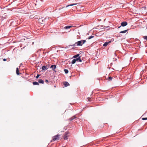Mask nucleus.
<instances>
[{"mask_svg":"<svg viewBox=\"0 0 147 147\" xmlns=\"http://www.w3.org/2000/svg\"><path fill=\"white\" fill-rule=\"evenodd\" d=\"M86 42V41L85 40H82L76 42L73 45L74 46H82V45L85 42Z\"/></svg>","mask_w":147,"mask_h":147,"instance_id":"f257e3e1","label":"nucleus"},{"mask_svg":"<svg viewBox=\"0 0 147 147\" xmlns=\"http://www.w3.org/2000/svg\"><path fill=\"white\" fill-rule=\"evenodd\" d=\"M60 135L57 134L56 136H55L53 137L52 140L51 141V142H52L53 141H55V140H58L59 139V137Z\"/></svg>","mask_w":147,"mask_h":147,"instance_id":"f03ea898","label":"nucleus"},{"mask_svg":"<svg viewBox=\"0 0 147 147\" xmlns=\"http://www.w3.org/2000/svg\"><path fill=\"white\" fill-rule=\"evenodd\" d=\"M69 132L68 131L65 132L63 136V139L64 140H67L68 139V138L69 137Z\"/></svg>","mask_w":147,"mask_h":147,"instance_id":"7ed1b4c3","label":"nucleus"},{"mask_svg":"<svg viewBox=\"0 0 147 147\" xmlns=\"http://www.w3.org/2000/svg\"><path fill=\"white\" fill-rule=\"evenodd\" d=\"M127 24V22H123L121 23V25L122 26H125Z\"/></svg>","mask_w":147,"mask_h":147,"instance_id":"20e7f679","label":"nucleus"},{"mask_svg":"<svg viewBox=\"0 0 147 147\" xmlns=\"http://www.w3.org/2000/svg\"><path fill=\"white\" fill-rule=\"evenodd\" d=\"M74 27H75V26H65L64 27V29H69L71 28Z\"/></svg>","mask_w":147,"mask_h":147,"instance_id":"39448f33","label":"nucleus"},{"mask_svg":"<svg viewBox=\"0 0 147 147\" xmlns=\"http://www.w3.org/2000/svg\"><path fill=\"white\" fill-rule=\"evenodd\" d=\"M56 65H52L51 66V67L52 68L54 71H55L54 69L56 68Z\"/></svg>","mask_w":147,"mask_h":147,"instance_id":"423d86ee","label":"nucleus"},{"mask_svg":"<svg viewBox=\"0 0 147 147\" xmlns=\"http://www.w3.org/2000/svg\"><path fill=\"white\" fill-rule=\"evenodd\" d=\"M63 84L66 87L67 86L69 85V84L68 82H64Z\"/></svg>","mask_w":147,"mask_h":147,"instance_id":"0eeeda50","label":"nucleus"},{"mask_svg":"<svg viewBox=\"0 0 147 147\" xmlns=\"http://www.w3.org/2000/svg\"><path fill=\"white\" fill-rule=\"evenodd\" d=\"M110 42H111V41H109V42H105V43L103 44V46L105 47H106Z\"/></svg>","mask_w":147,"mask_h":147,"instance_id":"6e6552de","label":"nucleus"},{"mask_svg":"<svg viewBox=\"0 0 147 147\" xmlns=\"http://www.w3.org/2000/svg\"><path fill=\"white\" fill-rule=\"evenodd\" d=\"M77 3H73V4H71L69 5H67L66 7H69V6H73V5H77Z\"/></svg>","mask_w":147,"mask_h":147,"instance_id":"1a4fd4ad","label":"nucleus"},{"mask_svg":"<svg viewBox=\"0 0 147 147\" xmlns=\"http://www.w3.org/2000/svg\"><path fill=\"white\" fill-rule=\"evenodd\" d=\"M113 78L111 76L109 77L107 79V80L109 81H111Z\"/></svg>","mask_w":147,"mask_h":147,"instance_id":"9d476101","label":"nucleus"},{"mask_svg":"<svg viewBox=\"0 0 147 147\" xmlns=\"http://www.w3.org/2000/svg\"><path fill=\"white\" fill-rule=\"evenodd\" d=\"M47 69L46 66H43L42 67V69L43 70H47Z\"/></svg>","mask_w":147,"mask_h":147,"instance_id":"9b49d317","label":"nucleus"},{"mask_svg":"<svg viewBox=\"0 0 147 147\" xmlns=\"http://www.w3.org/2000/svg\"><path fill=\"white\" fill-rule=\"evenodd\" d=\"M16 74L18 75H19L20 74V73H19V69L18 68H16Z\"/></svg>","mask_w":147,"mask_h":147,"instance_id":"f8f14e48","label":"nucleus"},{"mask_svg":"<svg viewBox=\"0 0 147 147\" xmlns=\"http://www.w3.org/2000/svg\"><path fill=\"white\" fill-rule=\"evenodd\" d=\"M38 82L40 83L43 84L44 81L41 79L39 80H38Z\"/></svg>","mask_w":147,"mask_h":147,"instance_id":"ddd939ff","label":"nucleus"},{"mask_svg":"<svg viewBox=\"0 0 147 147\" xmlns=\"http://www.w3.org/2000/svg\"><path fill=\"white\" fill-rule=\"evenodd\" d=\"M127 30H125L121 31L120 32V33H126L127 31Z\"/></svg>","mask_w":147,"mask_h":147,"instance_id":"4468645a","label":"nucleus"},{"mask_svg":"<svg viewBox=\"0 0 147 147\" xmlns=\"http://www.w3.org/2000/svg\"><path fill=\"white\" fill-rule=\"evenodd\" d=\"M33 84L34 85H39V83L36 82H33Z\"/></svg>","mask_w":147,"mask_h":147,"instance_id":"2eb2a0df","label":"nucleus"},{"mask_svg":"<svg viewBox=\"0 0 147 147\" xmlns=\"http://www.w3.org/2000/svg\"><path fill=\"white\" fill-rule=\"evenodd\" d=\"M76 60L75 59H74L72 61V62H71V63L72 64H74L76 63Z\"/></svg>","mask_w":147,"mask_h":147,"instance_id":"dca6fc26","label":"nucleus"},{"mask_svg":"<svg viewBox=\"0 0 147 147\" xmlns=\"http://www.w3.org/2000/svg\"><path fill=\"white\" fill-rule=\"evenodd\" d=\"M75 118V117H72L70 118L69 119V120L70 121H71L72 120H73Z\"/></svg>","mask_w":147,"mask_h":147,"instance_id":"f3484780","label":"nucleus"},{"mask_svg":"<svg viewBox=\"0 0 147 147\" xmlns=\"http://www.w3.org/2000/svg\"><path fill=\"white\" fill-rule=\"evenodd\" d=\"M79 56V55L78 54L76 55H74V56L73 57L74 58H76L77 57H78Z\"/></svg>","mask_w":147,"mask_h":147,"instance_id":"a211bd4d","label":"nucleus"},{"mask_svg":"<svg viewBox=\"0 0 147 147\" xmlns=\"http://www.w3.org/2000/svg\"><path fill=\"white\" fill-rule=\"evenodd\" d=\"M64 71H65V73L66 74H67L68 72V70L67 69H64Z\"/></svg>","mask_w":147,"mask_h":147,"instance_id":"6ab92c4d","label":"nucleus"},{"mask_svg":"<svg viewBox=\"0 0 147 147\" xmlns=\"http://www.w3.org/2000/svg\"><path fill=\"white\" fill-rule=\"evenodd\" d=\"M93 37H94V36H89V37H88V39H91V38H93Z\"/></svg>","mask_w":147,"mask_h":147,"instance_id":"aec40b11","label":"nucleus"},{"mask_svg":"<svg viewBox=\"0 0 147 147\" xmlns=\"http://www.w3.org/2000/svg\"><path fill=\"white\" fill-rule=\"evenodd\" d=\"M78 61H79L80 62H82V60H81V59H80V57H79V60H78Z\"/></svg>","mask_w":147,"mask_h":147,"instance_id":"412c9836","label":"nucleus"},{"mask_svg":"<svg viewBox=\"0 0 147 147\" xmlns=\"http://www.w3.org/2000/svg\"><path fill=\"white\" fill-rule=\"evenodd\" d=\"M142 119L143 120H147V117L143 118Z\"/></svg>","mask_w":147,"mask_h":147,"instance_id":"4be33fe9","label":"nucleus"},{"mask_svg":"<svg viewBox=\"0 0 147 147\" xmlns=\"http://www.w3.org/2000/svg\"><path fill=\"white\" fill-rule=\"evenodd\" d=\"M40 76V75L38 74L37 75V76L36 77V79L38 78Z\"/></svg>","mask_w":147,"mask_h":147,"instance_id":"5701e85b","label":"nucleus"},{"mask_svg":"<svg viewBox=\"0 0 147 147\" xmlns=\"http://www.w3.org/2000/svg\"><path fill=\"white\" fill-rule=\"evenodd\" d=\"M144 39L147 40V36H144Z\"/></svg>","mask_w":147,"mask_h":147,"instance_id":"b1692460","label":"nucleus"},{"mask_svg":"<svg viewBox=\"0 0 147 147\" xmlns=\"http://www.w3.org/2000/svg\"><path fill=\"white\" fill-rule=\"evenodd\" d=\"M76 60V61H78L79 60V57L78 58H76V59H75Z\"/></svg>","mask_w":147,"mask_h":147,"instance_id":"393cba45","label":"nucleus"},{"mask_svg":"<svg viewBox=\"0 0 147 147\" xmlns=\"http://www.w3.org/2000/svg\"><path fill=\"white\" fill-rule=\"evenodd\" d=\"M3 60L4 61H6V59H3Z\"/></svg>","mask_w":147,"mask_h":147,"instance_id":"a878e982","label":"nucleus"},{"mask_svg":"<svg viewBox=\"0 0 147 147\" xmlns=\"http://www.w3.org/2000/svg\"><path fill=\"white\" fill-rule=\"evenodd\" d=\"M48 80H45V82H48Z\"/></svg>","mask_w":147,"mask_h":147,"instance_id":"bb28decb","label":"nucleus"},{"mask_svg":"<svg viewBox=\"0 0 147 147\" xmlns=\"http://www.w3.org/2000/svg\"><path fill=\"white\" fill-rule=\"evenodd\" d=\"M88 101H90V98H88Z\"/></svg>","mask_w":147,"mask_h":147,"instance_id":"cd10ccee","label":"nucleus"},{"mask_svg":"<svg viewBox=\"0 0 147 147\" xmlns=\"http://www.w3.org/2000/svg\"><path fill=\"white\" fill-rule=\"evenodd\" d=\"M121 27V26H120L119 27V28H120Z\"/></svg>","mask_w":147,"mask_h":147,"instance_id":"c85d7f7f","label":"nucleus"},{"mask_svg":"<svg viewBox=\"0 0 147 147\" xmlns=\"http://www.w3.org/2000/svg\"><path fill=\"white\" fill-rule=\"evenodd\" d=\"M146 28H147V26H146Z\"/></svg>","mask_w":147,"mask_h":147,"instance_id":"c756f323","label":"nucleus"}]
</instances>
